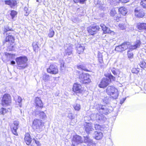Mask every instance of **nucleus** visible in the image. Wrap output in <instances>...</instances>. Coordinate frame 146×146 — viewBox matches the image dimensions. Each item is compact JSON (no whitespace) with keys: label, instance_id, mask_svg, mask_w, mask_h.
Segmentation results:
<instances>
[{"label":"nucleus","instance_id":"obj_52","mask_svg":"<svg viewBox=\"0 0 146 146\" xmlns=\"http://www.w3.org/2000/svg\"><path fill=\"white\" fill-rule=\"evenodd\" d=\"M100 27L102 28V30L104 32L105 31V30L107 27L105 25H103V24H101L100 25Z\"/></svg>","mask_w":146,"mask_h":146},{"label":"nucleus","instance_id":"obj_27","mask_svg":"<svg viewBox=\"0 0 146 146\" xmlns=\"http://www.w3.org/2000/svg\"><path fill=\"white\" fill-rule=\"evenodd\" d=\"M105 33H110L112 35H114L115 33L114 32L111 31L109 28L107 27L104 32Z\"/></svg>","mask_w":146,"mask_h":146},{"label":"nucleus","instance_id":"obj_38","mask_svg":"<svg viewBox=\"0 0 146 146\" xmlns=\"http://www.w3.org/2000/svg\"><path fill=\"white\" fill-rule=\"evenodd\" d=\"M17 3L16 1L13 0H11L10 6L12 7H13L17 5Z\"/></svg>","mask_w":146,"mask_h":146},{"label":"nucleus","instance_id":"obj_59","mask_svg":"<svg viewBox=\"0 0 146 146\" xmlns=\"http://www.w3.org/2000/svg\"><path fill=\"white\" fill-rule=\"evenodd\" d=\"M86 0H79L80 2L81 3H83Z\"/></svg>","mask_w":146,"mask_h":146},{"label":"nucleus","instance_id":"obj_28","mask_svg":"<svg viewBox=\"0 0 146 146\" xmlns=\"http://www.w3.org/2000/svg\"><path fill=\"white\" fill-rule=\"evenodd\" d=\"M111 70L112 73L115 76H117L119 75V72L114 68L111 69Z\"/></svg>","mask_w":146,"mask_h":146},{"label":"nucleus","instance_id":"obj_46","mask_svg":"<svg viewBox=\"0 0 146 146\" xmlns=\"http://www.w3.org/2000/svg\"><path fill=\"white\" fill-rule=\"evenodd\" d=\"M118 26L119 28L122 30L124 29L125 28V25L122 23L119 24L118 25Z\"/></svg>","mask_w":146,"mask_h":146},{"label":"nucleus","instance_id":"obj_6","mask_svg":"<svg viewBox=\"0 0 146 146\" xmlns=\"http://www.w3.org/2000/svg\"><path fill=\"white\" fill-rule=\"evenodd\" d=\"M79 75V78L82 80L84 83L86 84L89 83L90 82V75L88 74H84L83 73L78 72Z\"/></svg>","mask_w":146,"mask_h":146},{"label":"nucleus","instance_id":"obj_57","mask_svg":"<svg viewBox=\"0 0 146 146\" xmlns=\"http://www.w3.org/2000/svg\"><path fill=\"white\" fill-rule=\"evenodd\" d=\"M129 0H119V1H121L122 3H126L129 2Z\"/></svg>","mask_w":146,"mask_h":146},{"label":"nucleus","instance_id":"obj_24","mask_svg":"<svg viewBox=\"0 0 146 146\" xmlns=\"http://www.w3.org/2000/svg\"><path fill=\"white\" fill-rule=\"evenodd\" d=\"M122 48L123 50L124 51L128 48L129 49L130 46V43L129 42H125L121 44Z\"/></svg>","mask_w":146,"mask_h":146},{"label":"nucleus","instance_id":"obj_41","mask_svg":"<svg viewBox=\"0 0 146 146\" xmlns=\"http://www.w3.org/2000/svg\"><path fill=\"white\" fill-rule=\"evenodd\" d=\"M116 13V11L114 9H112L110 12V15L112 16H113Z\"/></svg>","mask_w":146,"mask_h":146},{"label":"nucleus","instance_id":"obj_19","mask_svg":"<svg viewBox=\"0 0 146 146\" xmlns=\"http://www.w3.org/2000/svg\"><path fill=\"white\" fill-rule=\"evenodd\" d=\"M35 115H38L40 118L42 119H45L46 118L45 113L43 111H38L36 112Z\"/></svg>","mask_w":146,"mask_h":146},{"label":"nucleus","instance_id":"obj_47","mask_svg":"<svg viewBox=\"0 0 146 146\" xmlns=\"http://www.w3.org/2000/svg\"><path fill=\"white\" fill-rule=\"evenodd\" d=\"M24 10L25 11V15L26 16H27L30 13V11H28V8L27 7H24Z\"/></svg>","mask_w":146,"mask_h":146},{"label":"nucleus","instance_id":"obj_49","mask_svg":"<svg viewBox=\"0 0 146 146\" xmlns=\"http://www.w3.org/2000/svg\"><path fill=\"white\" fill-rule=\"evenodd\" d=\"M109 98L108 97L104 98V99L102 100L103 102L106 104H107L108 103Z\"/></svg>","mask_w":146,"mask_h":146},{"label":"nucleus","instance_id":"obj_33","mask_svg":"<svg viewBox=\"0 0 146 146\" xmlns=\"http://www.w3.org/2000/svg\"><path fill=\"white\" fill-rule=\"evenodd\" d=\"M54 34V31L53 30V29H51L49 33H48V36L50 38H51L53 37Z\"/></svg>","mask_w":146,"mask_h":146},{"label":"nucleus","instance_id":"obj_22","mask_svg":"<svg viewBox=\"0 0 146 146\" xmlns=\"http://www.w3.org/2000/svg\"><path fill=\"white\" fill-rule=\"evenodd\" d=\"M103 134L101 132L95 131L94 133V137L96 140H100L102 138Z\"/></svg>","mask_w":146,"mask_h":146},{"label":"nucleus","instance_id":"obj_30","mask_svg":"<svg viewBox=\"0 0 146 146\" xmlns=\"http://www.w3.org/2000/svg\"><path fill=\"white\" fill-rule=\"evenodd\" d=\"M33 49L34 51L36 52V50L39 48L38 46V42H35L33 44Z\"/></svg>","mask_w":146,"mask_h":146},{"label":"nucleus","instance_id":"obj_2","mask_svg":"<svg viewBox=\"0 0 146 146\" xmlns=\"http://www.w3.org/2000/svg\"><path fill=\"white\" fill-rule=\"evenodd\" d=\"M44 126L43 122L40 119H35L33 122V128L38 132H40L43 130Z\"/></svg>","mask_w":146,"mask_h":146},{"label":"nucleus","instance_id":"obj_23","mask_svg":"<svg viewBox=\"0 0 146 146\" xmlns=\"http://www.w3.org/2000/svg\"><path fill=\"white\" fill-rule=\"evenodd\" d=\"M35 103L36 106L41 107L43 106V104L40 99L38 97H36L35 100Z\"/></svg>","mask_w":146,"mask_h":146},{"label":"nucleus","instance_id":"obj_21","mask_svg":"<svg viewBox=\"0 0 146 146\" xmlns=\"http://www.w3.org/2000/svg\"><path fill=\"white\" fill-rule=\"evenodd\" d=\"M25 141L27 145H29L31 141L30 135L28 133L26 134L25 137Z\"/></svg>","mask_w":146,"mask_h":146},{"label":"nucleus","instance_id":"obj_42","mask_svg":"<svg viewBox=\"0 0 146 146\" xmlns=\"http://www.w3.org/2000/svg\"><path fill=\"white\" fill-rule=\"evenodd\" d=\"M110 4H115L119 2V0H110Z\"/></svg>","mask_w":146,"mask_h":146},{"label":"nucleus","instance_id":"obj_3","mask_svg":"<svg viewBox=\"0 0 146 146\" xmlns=\"http://www.w3.org/2000/svg\"><path fill=\"white\" fill-rule=\"evenodd\" d=\"M106 91L108 95L111 96L114 99H117L119 93L117 89L113 86H108Z\"/></svg>","mask_w":146,"mask_h":146},{"label":"nucleus","instance_id":"obj_58","mask_svg":"<svg viewBox=\"0 0 146 146\" xmlns=\"http://www.w3.org/2000/svg\"><path fill=\"white\" fill-rule=\"evenodd\" d=\"M15 62L14 61H12L11 62V64L12 65H14L15 64Z\"/></svg>","mask_w":146,"mask_h":146},{"label":"nucleus","instance_id":"obj_40","mask_svg":"<svg viewBox=\"0 0 146 146\" xmlns=\"http://www.w3.org/2000/svg\"><path fill=\"white\" fill-rule=\"evenodd\" d=\"M140 4L144 8H146V0H142Z\"/></svg>","mask_w":146,"mask_h":146},{"label":"nucleus","instance_id":"obj_12","mask_svg":"<svg viewBox=\"0 0 146 146\" xmlns=\"http://www.w3.org/2000/svg\"><path fill=\"white\" fill-rule=\"evenodd\" d=\"M19 122L18 121H15L12 124L11 128L13 133L15 135H17V130L19 127Z\"/></svg>","mask_w":146,"mask_h":146},{"label":"nucleus","instance_id":"obj_16","mask_svg":"<svg viewBox=\"0 0 146 146\" xmlns=\"http://www.w3.org/2000/svg\"><path fill=\"white\" fill-rule=\"evenodd\" d=\"M65 48V52L66 55H69L72 53V46L70 44H66L64 46Z\"/></svg>","mask_w":146,"mask_h":146},{"label":"nucleus","instance_id":"obj_10","mask_svg":"<svg viewBox=\"0 0 146 146\" xmlns=\"http://www.w3.org/2000/svg\"><path fill=\"white\" fill-rule=\"evenodd\" d=\"M134 13L135 15L139 18H142L145 15L143 10L139 7L135 8L134 10Z\"/></svg>","mask_w":146,"mask_h":146},{"label":"nucleus","instance_id":"obj_45","mask_svg":"<svg viewBox=\"0 0 146 146\" xmlns=\"http://www.w3.org/2000/svg\"><path fill=\"white\" fill-rule=\"evenodd\" d=\"M7 111L6 109L2 108L0 110V113L2 114H4L7 112Z\"/></svg>","mask_w":146,"mask_h":146},{"label":"nucleus","instance_id":"obj_36","mask_svg":"<svg viewBox=\"0 0 146 146\" xmlns=\"http://www.w3.org/2000/svg\"><path fill=\"white\" fill-rule=\"evenodd\" d=\"M139 71V69L138 68H132L131 72L132 73L136 74H137Z\"/></svg>","mask_w":146,"mask_h":146},{"label":"nucleus","instance_id":"obj_56","mask_svg":"<svg viewBox=\"0 0 146 146\" xmlns=\"http://www.w3.org/2000/svg\"><path fill=\"white\" fill-rule=\"evenodd\" d=\"M98 7H99V8L102 10L104 8V4H102V5H98Z\"/></svg>","mask_w":146,"mask_h":146},{"label":"nucleus","instance_id":"obj_48","mask_svg":"<svg viewBox=\"0 0 146 146\" xmlns=\"http://www.w3.org/2000/svg\"><path fill=\"white\" fill-rule=\"evenodd\" d=\"M22 100L21 98L20 97H18L17 100V101L19 103V106L20 107H21L22 104L21 103L22 101Z\"/></svg>","mask_w":146,"mask_h":146},{"label":"nucleus","instance_id":"obj_51","mask_svg":"<svg viewBox=\"0 0 146 146\" xmlns=\"http://www.w3.org/2000/svg\"><path fill=\"white\" fill-rule=\"evenodd\" d=\"M33 141H35L37 146H41V144L40 143L39 141L36 140L35 139H33Z\"/></svg>","mask_w":146,"mask_h":146},{"label":"nucleus","instance_id":"obj_55","mask_svg":"<svg viewBox=\"0 0 146 146\" xmlns=\"http://www.w3.org/2000/svg\"><path fill=\"white\" fill-rule=\"evenodd\" d=\"M126 98H123L122 100H121L120 101V104H123L125 100H126Z\"/></svg>","mask_w":146,"mask_h":146},{"label":"nucleus","instance_id":"obj_18","mask_svg":"<svg viewBox=\"0 0 146 146\" xmlns=\"http://www.w3.org/2000/svg\"><path fill=\"white\" fill-rule=\"evenodd\" d=\"M84 141L86 143L88 144V145L92 146L93 144H95V142H93L88 136H84Z\"/></svg>","mask_w":146,"mask_h":146},{"label":"nucleus","instance_id":"obj_15","mask_svg":"<svg viewBox=\"0 0 146 146\" xmlns=\"http://www.w3.org/2000/svg\"><path fill=\"white\" fill-rule=\"evenodd\" d=\"M82 142L81 140V138L80 136L76 135L73 137L72 140V143L74 145L78 144Z\"/></svg>","mask_w":146,"mask_h":146},{"label":"nucleus","instance_id":"obj_14","mask_svg":"<svg viewBox=\"0 0 146 146\" xmlns=\"http://www.w3.org/2000/svg\"><path fill=\"white\" fill-rule=\"evenodd\" d=\"M83 90L80 84L77 83L74 84L73 87V91L76 93H81Z\"/></svg>","mask_w":146,"mask_h":146},{"label":"nucleus","instance_id":"obj_5","mask_svg":"<svg viewBox=\"0 0 146 146\" xmlns=\"http://www.w3.org/2000/svg\"><path fill=\"white\" fill-rule=\"evenodd\" d=\"M91 119H95L96 120L98 123H103L106 120V118L102 114L100 113L94 114L93 113L90 115Z\"/></svg>","mask_w":146,"mask_h":146},{"label":"nucleus","instance_id":"obj_35","mask_svg":"<svg viewBox=\"0 0 146 146\" xmlns=\"http://www.w3.org/2000/svg\"><path fill=\"white\" fill-rule=\"evenodd\" d=\"M73 107L75 110L77 111L79 110L81 108L80 105L79 104H75Z\"/></svg>","mask_w":146,"mask_h":146},{"label":"nucleus","instance_id":"obj_32","mask_svg":"<svg viewBox=\"0 0 146 146\" xmlns=\"http://www.w3.org/2000/svg\"><path fill=\"white\" fill-rule=\"evenodd\" d=\"M95 128L96 130H100L102 131L104 129V128L102 126L99 124H97L95 125Z\"/></svg>","mask_w":146,"mask_h":146},{"label":"nucleus","instance_id":"obj_61","mask_svg":"<svg viewBox=\"0 0 146 146\" xmlns=\"http://www.w3.org/2000/svg\"><path fill=\"white\" fill-rule=\"evenodd\" d=\"M75 145H74V144H73L72 143V146H75Z\"/></svg>","mask_w":146,"mask_h":146},{"label":"nucleus","instance_id":"obj_8","mask_svg":"<svg viewBox=\"0 0 146 146\" xmlns=\"http://www.w3.org/2000/svg\"><path fill=\"white\" fill-rule=\"evenodd\" d=\"M96 109L99 112H101L105 114H107L110 112L108 107L104 105L98 104L96 106Z\"/></svg>","mask_w":146,"mask_h":146},{"label":"nucleus","instance_id":"obj_26","mask_svg":"<svg viewBox=\"0 0 146 146\" xmlns=\"http://www.w3.org/2000/svg\"><path fill=\"white\" fill-rule=\"evenodd\" d=\"M119 11L121 14L123 15H125L127 12L126 9L123 7L120 8L119 9Z\"/></svg>","mask_w":146,"mask_h":146},{"label":"nucleus","instance_id":"obj_43","mask_svg":"<svg viewBox=\"0 0 146 146\" xmlns=\"http://www.w3.org/2000/svg\"><path fill=\"white\" fill-rule=\"evenodd\" d=\"M12 30V29L11 28H9V27L8 26H7L6 27H5V29L4 30L5 32Z\"/></svg>","mask_w":146,"mask_h":146},{"label":"nucleus","instance_id":"obj_34","mask_svg":"<svg viewBox=\"0 0 146 146\" xmlns=\"http://www.w3.org/2000/svg\"><path fill=\"white\" fill-rule=\"evenodd\" d=\"M43 79L45 82H46L50 80V77L48 75L44 74L43 76Z\"/></svg>","mask_w":146,"mask_h":146},{"label":"nucleus","instance_id":"obj_29","mask_svg":"<svg viewBox=\"0 0 146 146\" xmlns=\"http://www.w3.org/2000/svg\"><path fill=\"white\" fill-rule=\"evenodd\" d=\"M77 68L79 69H81L86 71H88V70L86 68L85 66L83 65H80L77 66Z\"/></svg>","mask_w":146,"mask_h":146},{"label":"nucleus","instance_id":"obj_31","mask_svg":"<svg viewBox=\"0 0 146 146\" xmlns=\"http://www.w3.org/2000/svg\"><path fill=\"white\" fill-rule=\"evenodd\" d=\"M115 50L118 52H121L123 51L121 44L119 45L116 47Z\"/></svg>","mask_w":146,"mask_h":146},{"label":"nucleus","instance_id":"obj_13","mask_svg":"<svg viewBox=\"0 0 146 146\" xmlns=\"http://www.w3.org/2000/svg\"><path fill=\"white\" fill-rule=\"evenodd\" d=\"M84 127L85 131L88 134L92 132L94 129L92 127V124L91 123H86L84 124Z\"/></svg>","mask_w":146,"mask_h":146},{"label":"nucleus","instance_id":"obj_17","mask_svg":"<svg viewBox=\"0 0 146 146\" xmlns=\"http://www.w3.org/2000/svg\"><path fill=\"white\" fill-rule=\"evenodd\" d=\"M141 44V42L139 40H137L134 42L133 45H131L129 47V50H132L135 49L137 48H139Z\"/></svg>","mask_w":146,"mask_h":146},{"label":"nucleus","instance_id":"obj_7","mask_svg":"<svg viewBox=\"0 0 146 146\" xmlns=\"http://www.w3.org/2000/svg\"><path fill=\"white\" fill-rule=\"evenodd\" d=\"M1 101V104L3 106L10 105L11 102L10 95L8 94H5L2 98Z\"/></svg>","mask_w":146,"mask_h":146},{"label":"nucleus","instance_id":"obj_60","mask_svg":"<svg viewBox=\"0 0 146 146\" xmlns=\"http://www.w3.org/2000/svg\"><path fill=\"white\" fill-rule=\"evenodd\" d=\"M74 2L75 3H77L78 2V0H74Z\"/></svg>","mask_w":146,"mask_h":146},{"label":"nucleus","instance_id":"obj_62","mask_svg":"<svg viewBox=\"0 0 146 146\" xmlns=\"http://www.w3.org/2000/svg\"><path fill=\"white\" fill-rule=\"evenodd\" d=\"M81 146H86V145L83 144Z\"/></svg>","mask_w":146,"mask_h":146},{"label":"nucleus","instance_id":"obj_44","mask_svg":"<svg viewBox=\"0 0 146 146\" xmlns=\"http://www.w3.org/2000/svg\"><path fill=\"white\" fill-rule=\"evenodd\" d=\"M128 57L129 58H132L133 57V53L130 52L129 51H128Z\"/></svg>","mask_w":146,"mask_h":146},{"label":"nucleus","instance_id":"obj_37","mask_svg":"<svg viewBox=\"0 0 146 146\" xmlns=\"http://www.w3.org/2000/svg\"><path fill=\"white\" fill-rule=\"evenodd\" d=\"M17 12L14 10H12L11 11L10 15L12 19H13L15 16L17 15Z\"/></svg>","mask_w":146,"mask_h":146},{"label":"nucleus","instance_id":"obj_63","mask_svg":"<svg viewBox=\"0 0 146 146\" xmlns=\"http://www.w3.org/2000/svg\"><path fill=\"white\" fill-rule=\"evenodd\" d=\"M36 1H37V2H38V0H36Z\"/></svg>","mask_w":146,"mask_h":146},{"label":"nucleus","instance_id":"obj_20","mask_svg":"<svg viewBox=\"0 0 146 146\" xmlns=\"http://www.w3.org/2000/svg\"><path fill=\"white\" fill-rule=\"evenodd\" d=\"M14 38L12 35H9L7 36L5 39V42H8L10 44L14 42Z\"/></svg>","mask_w":146,"mask_h":146},{"label":"nucleus","instance_id":"obj_11","mask_svg":"<svg viewBox=\"0 0 146 146\" xmlns=\"http://www.w3.org/2000/svg\"><path fill=\"white\" fill-rule=\"evenodd\" d=\"M100 28L98 26H90L87 28V30L90 34L93 35L96 33L97 31H99Z\"/></svg>","mask_w":146,"mask_h":146},{"label":"nucleus","instance_id":"obj_4","mask_svg":"<svg viewBox=\"0 0 146 146\" xmlns=\"http://www.w3.org/2000/svg\"><path fill=\"white\" fill-rule=\"evenodd\" d=\"M27 58L25 56H20L17 58L16 61L20 69H23L27 66Z\"/></svg>","mask_w":146,"mask_h":146},{"label":"nucleus","instance_id":"obj_39","mask_svg":"<svg viewBox=\"0 0 146 146\" xmlns=\"http://www.w3.org/2000/svg\"><path fill=\"white\" fill-rule=\"evenodd\" d=\"M140 66L141 68H146V63L144 61H142L140 63Z\"/></svg>","mask_w":146,"mask_h":146},{"label":"nucleus","instance_id":"obj_54","mask_svg":"<svg viewBox=\"0 0 146 146\" xmlns=\"http://www.w3.org/2000/svg\"><path fill=\"white\" fill-rule=\"evenodd\" d=\"M68 117L71 119H73L72 113H69L68 115Z\"/></svg>","mask_w":146,"mask_h":146},{"label":"nucleus","instance_id":"obj_9","mask_svg":"<svg viewBox=\"0 0 146 146\" xmlns=\"http://www.w3.org/2000/svg\"><path fill=\"white\" fill-rule=\"evenodd\" d=\"M47 70L48 73L54 74L58 73V72L57 66L54 64H51Z\"/></svg>","mask_w":146,"mask_h":146},{"label":"nucleus","instance_id":"obj_1","mask_svg":"<svg viewBox=\"0 0 146 146\" xmlns=\"http://www.w3.org/2000/svg\"><path fill=\"white\" fill-rule=\"evenodd\" d=\"M105 76L106 78H103L99 85L100 88H104L109 84L111 80L114 81L115 77L113 76L111 74H106Z\"/></svg>","mask_w":146,"mask_h":146},{"label":"nucleus","instance_id":"obj_50","mask_svg":"<svg viewBox=\"0 0 146 146\" xmlns=\"http://www.w3.org/2000/svg\"><path fill=\"white\" fill-rule=\"evenodd\" d=\"M99 62L100 63V66H102L103 65V61L102 58L100 57L99 58Z\"/></svg>","mask_w":146,"mask_h":146},{"label":"nucleus","instance_id":"obj_53","mask_svg":"<svg viewBox=\"0 0 146 146\" xmlns=\"http://www.w3.org/2000/svg\"><path fill=\"white\" fill-rule=\"evenodd\" d=\"M5 3L6 5H10V3L11 2V0H5Z\"/></svg>","mask_w":146,"mask_h":146},{"label":"nucleus","instance_id":"obj_25","mask_svg":"<svg viewBox=\"0 0 146 146\" xmlns=\"http://www.w3.org/2000/svg\"><path fill=\"white\" fill-rule=\"evenodd\" d=\"M77 52L79 54H80L83 52L84 50V47L81 44H78L77 46Z\"/></svg>","mask_w":146,"mask_h":146}]
</instances>
